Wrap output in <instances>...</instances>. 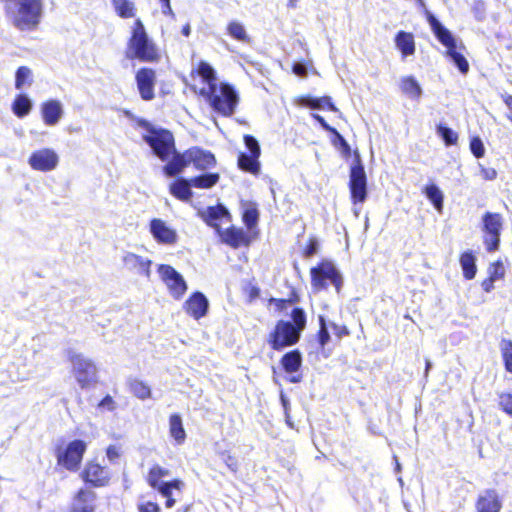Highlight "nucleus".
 <instances>
[{"mask_svg":"<svg viewBox=\"0 0 512 512\" xmlns=\"http://www.w3.org/2000/svg\"><path fill=\"white\" fill-rule=\"evenodd\" d=\"M335 134L337 135L341 145L345 148V150L349 151L350 147L346 140L339 133L336 132Z\"/></svg>","mask_w":512,"mask_h":512,"instance_id":"obj_64","label":"nucleus"},{"mask_svg":"<svg viewBox=\"0 0 512 512\" xmlns=\"http://www.w3.org/2000/svg\"><path fill=\"white\" fill-rule=\"evenodd\" d=\"M33 83L32 70L27 66H21L16 70L15 73V88L17 90H23L28 88Z\"/></svg>","mask_w":512,"mask_h":512,"instance_id":"obj_36","label":"nucleus"},{"mask_svg":"<svg viewBox=\"0 0 512 512\" xmlns=\"http://www.w3.org/2000/svg\"><path fill=\"white\" fill-rule=\"evenodd\" d=\"M244 143L248 150L250 151V154H253L254 156H260L261 150L259 143L253 136L245 135Z\"/></svg>","mask_w":512,"mask_h":512,"instance_id":"obj_51","label":"nucleus"},{"mask_svg":"<svg viewBox=\"0 0 512 512\" xmlns=\"http://www.w3.org/2000/svg\"><path fill=\"white\" fill-rule=\"evenodd\" d=\"M313 117L325 130L336 133V130L330 127L322 116H320L319 114H313Z\"/></svg>","mask_w":512,"mask_h":512,"instance_id":"obj_59","label":"nucleus"},{"mask_svg":"<svg viewBox=\"0 0 512 512\" xmlns=\"http://www.w3.org/2000/svg\"><path fill=\"white\" fill-rule=\"evenodd\" d=\"M318 244L315 240H311L307 248L305 249V255L310 257L317 252Z\"/></svg>","mask_w":512,"mask_h":512,"instance_id":"obj_60","label":"nucleus"},{"mask_svg":"<svg viewBox=\"0 0 512 512\" xmlns=\"http://www.w3.org/2000/svg\"><path fill=\"white\" fill-rule=\"evenodd\" d=\"M218 233L221 240L233 248L249 245V237L242 229L235 227L220 228Z\"/></svg>","mask_w":512,"mask_h":512,"instance_id":"obj_22","label":"nucleus"},{"mask_svg":"<svg viewBox=\"0 0 512 512\" xmlns=\"http://www.w3.org/2000/svg\"><path fill=\"white\" fill-rule=\"evenodd\" d=\"M69 361L72 365V374L82 389L89 388L97 382L98 370L91 359L82 354L69 352Z\"/></svg>","mask_w":512,"mask_h":512,"instance_id":"obj_6","label":"nucleus"},{"mask_svg":"<svg viewBox=\"0 0 512 512\" xmlns=\"http://www.w3.org/2000/svg\"><path fill=\"white\" fill-rule=\"evenodd\" d=\"M64 114V105L58 99H48L40 104V115L46 126L58 125Z\"/></svg>","mask_w":512,"mask_h":512,"instance_id":"obj_18","label":"nucleus"},{"mask_svg":"<svg viewBox=\"0 0 512 512\" xmlns=\"http://www.w3.org/2000/svg\"><path fill=\"white\" fill-rule=\"evenodd\" d=\"M470 150L477 158H481L485 154V148L479 137H473L470 141Z\"/></svg>","mask_w":512,"mask_h":512,"instance_id":"obj_49","label":"nucleus"},{"mask_svg":"<svg viewBox=\"0 0 512 512\" xmlns=\"http://www.w3.org/2000/svg\"><path fill=\"white\" fill-rule=\"evenodd\" d=\"M219 180L217 173H210L191 178V184L195 188L209 189L213 187Z\"/></svg>","mask_w":512,"mask_h":512,"instance_id":"obj_40","label":"nucleus"},{"mask_svg":"<svg viewBox=\"0 0 512 512\" xmlns=\"http://www.w3.org/2000/svg\"><path fill=\"white\" fill-rule=\"evenodd\" d=\"M138 512H160V506L155 502H142L137 506Z\"/></svg>","mask_w":512,"mask_h":512,"instance_id":"obj_52","label":"nucleus"},{"mask_svg":"<svg viewBox=\"0 0 512 512\" xmlns=\"http://www.w3.org/2000/svg\"><path fill=\"white\" fill-rule=\"evenodd\" d=\"M203 217L205 221L210 226L216 228L217 231L222 228V224L230 222L229 212L222 205L207 208V210L203 212Z\"/></svg>","mask_w":512,"mask_h":512,"instance_id":"obj_24","label":"nucleus"},{"mask_svg":"<svg viewBox=\"0 0 512 512\" xmlns=\"http://www.w3.org/2000/svg\"><path fill=\"white\" fill-rule=\"evenodd\" d=\"M281 364L285 372L289 374L297 372L302 364V357L300 352L298 350H294L286 353L281 359ZM300 379V376L295 375H291L289 377V381L292 383H298Z\"/></svg>","mask_w":512,"mask_h":512,"instance_id":"obj_25","label":"nucleus"},{"mask_svg":"<svg viewBox=\"0 0 512 512\" xmlns=\"http://www.w3.org/2000/svg\"><path fill=\"white\" fill-rule=\"evenodd\" d=\"M121 262L125 270L150 279L152 266L151 259L131 251H124L121 256Z\"/></svg>","mask_w":512,"mask_h":512,"instance_id":"obj_14","label":"nucleus"},{"mask_svg":"<svg viewBox=\"0 0 512 512\" xmlns=\"http://www.w3.org/2000/svg\"><path fill=\"white\" fill-rule=\"evenodd\" d=\"M260 156H254L253 154L240 153L238 156V166L241 170L249 172L252 175H258L261 170L259 162Z\"/></svg>","mask_w":512,"mask_h":512,"instance_id":"obj_32","label":"nucleus"},{"mask_svg":"<svg viewBox=\"0 0 512 512\" xmlns=\"http://www.w3.org/2000/svg\"><path fill=\"white\" fill-rule=\"evenodd\" d=\"M131 389L134 395L141 400L148 399L151 396V390L149 386L142 381H134L131 384Z\"/></svg>","mask_w":512,"mask_h":512,"instance_id":"obj_45","label":"nucleus"},{"mask_svg":"<svg viewBox=\"0 0 512 512\" xmlns=\"http://www.w3.org/2000/svg\"><path fill=\"white\" fill-rule=\"evenodd\" d=\"M320 331H319V343L321 347H324L330 340V335L327 329L326 317L324 315L319 316Z\"/></svg>","mask_w":512,"mask_h":512,"instance_id":"obj_48","label":"nucleus"},{"mask_svg":"<svg viewBox=\"0 0 512 512\" xmlns=\"http://www.w3.org/2000/svg\"><path fill=\"white\" fill-rule=\"evenodd\" d=\"M127 57L143 62H154L159 57L158 49L153 41L149 39L144 24L140 19H136L132 26Z\"/></svg>","mask_w":512,"mask_h":512,"instance_id":"obj_3","label":"nucleus"},{"mask_svg":"<svg viewBox=\"0 0 512 512\" xmlns=\"http://www.w3.org/2000/svg\"><path fill=\"white\" fill-rule=\"evenodd\" d=\"M170 471L158 464L153 465L147 476L146 480L150 487L157 490L159 494L166 499V508H172L176 503L174 496L181 495L185 483L181 479H173L171 481H164L163 478L169 476Z\"/></svg>","mask_w":512,"mask_h":512,"instance_id":"obj_4","label":"nucleus"},{"mask_svg":"<svg viewBox=\"0 0 512 512\" xmlns=\"http://www.w3.org/2000/svg\"><path fill=\"white\" fill-rule=\"evenodd\" d=\"M483 242L487 251H496L500 244V235L503 227L502 216L498 213L486 212L482 217Z\"/></svg>","mask_w":512,"mask_h":512,"instance_id":"obj_11","label":"nucleus"},{"mask_svg":"<svg viewBox=\"0 0 512 512\" xmlns=\"http://www.w3.org/2000/svg\"><path fill=\"white\" fill-rule=\"evenodd\" d=\"M447 55L452 59L455 65L458 67L461 73H467L469 70V64L466 58L458 53L456 49H452L451 51H447Z\"/></svg>","mask_w":512,"mask_h":512,"instance_id":"obj_44","label":"nucleus"},{"mask_svg":"<svg viewBox=\"0 0 512 512\" xmlns=\"http://www.w3.org/2000/svg\"><path fill=\"white\" fill-rule=\"evenodd\" d=\"M494 283H495L494 280H492L491 278L487 277L486 279H484L482 281L481 287H482V289L486 293H489V292H491L494 289Z\"/></svg>","mask_w":512,"mask_h":512,"instance_id":"obj_58","label":"nucleus"},{"mask_svg":"<svg viewBox=\"0 0 512 512\" xmlns=\"http://www.w3.org/2000/svg\"><path fill=\"white\" fill-rule=\"evenodd\" d=\"M460 266L463 271V276L467 280L475 278L477 273L476 256L470 250L465 251L460 256Z\"/></svg>","mask_w":512,"mask_h":512,"instance_id":"obj_29","label":"nucleus"},{"mask_svg":"<svg viewBox=\"0 0 512 512\" xmlns=\"http://www.w3.org/2000/svg\"><path fill=\"white\" fill-rule=\"evenodd\" d=\"M99 408L105 409L107 411H113L116 408L115 401L113 398L109 395L104 397L101 402L99 403Z\"/></svg>","mask_w":512,"mask_h":512,"instance_id":"obj_54","label":"nucleus"},{"mask_svg":"<svg viewBox=\"0 0 512 512\" xmlns=\"http://www.w3.org/2000/svg\"><path fill=\"white\" fill-rule=\"evenodd\" d=\"M183 311L194 320L205 317L209 310V301L201 292L192 293L183 303Z\"/></svg>","mask_w":512,"mask_h":512,"instance_id":"obj_17","label":"nucleus"},{"mask_svg":"<svg viewBox=\"0 0 512 512\" xmlns=\"http://www.w3.org/2000/svg\"><path fill=\"white\" fill-rule=\"evenodd\" d=\"M162 13L165 14V15H169V16H172L174 17V12L171 8V5H170V0L167 1L166 3L162 4Z\"/></svg>","mask_w":512,"mask_h":512,"instance_id":"obj_62","label":"nucleus"},{"mask_svg":"<svg viewBox=\"0 0 512 512\" xmlns=\"http://www.w3.org/2000/svg\"><path fill=\"white\" fill-rule=\"evenodd\" d=\"M60 162L58 153L52 148H40L33 151L29 158L28 164L31 169L38 172H51L54 171Z\"/></svg>","mask_w":512,"mask_h":512,"instance_id":"obj_13","label":"nucleus"},{"mask_svg":"<svg viewBox=\"0 0 512 512\" xmlns=\"http://www.w3.org/2000/svg\"><path fill=\"white\" fill-rule=\"evenodd\" d=\"M481 176L486 180H494L497 177V172L494 168H485L481 166Z\"/></svg>","mask_w":512,"mask_h":512,"instance_id":"obj_56","label":"nucleus"},{"mask_svg":"<svg viewBox=\"0 0 512 512\" xmlns=\"http://www.w3.org/2000/svg\"><path fill=\"white\" fill-rule=\"evenodd\" d=\"M157 273L169 296L174 300H181L188 290V284L183 275L167 264H159Z\"/></svg>","mask_w":512,"mask_h":512,"instance_id":"obj_7","label":"nucleus"},{"mask_svg":"<svg viewBox=\"0 0 512 512\" xmlns=\"http://www.w3.org/2000/svg\"><path fill=\"white\" fill-rule=\"evenodd\" d=\"M115 12L121 18H133L136 14L134 2L130 0H111Z\"/></svg>","mask_w":512,"mask_h":512,"instance_id":"obj_37","label":"nucleus"},{"mask_svg":"<svg viewBox=\"0 0 512 512\" xmlns=\"http://www.w3.org/2000/svg\"><path fill=\"white\" fill-rule=\"evenodd\" d=\"M87 444L83 440H73L58 450L57 461L69 471H77L82 462Z\"/></svg>","mask_w":512,"mask_h":512,"instance_id":"obj_10","label":"nucleus"},{"mask_svg":"<svg viewBox=\"0 0 512 512\" xmlns=\"http://www.w3.org/2000/svg\"><path fill=\"white\" fill-rule=\"evenodd\" d=\"M197 72L204 82L208 84L207 90L212 89V86L215 87L218 85L215 70L207 62L201 61L198 65Z\"/></svg>","mask_w":512,"mask_h":512,"instance_id":"obj_38","label":"nucleus"},{"mask_svg":"<svg viewBox=\"0 0 512 512\" xmlns=\"http://www.w3.org/2000/svg\"><path fill=\"white\" fill-rule=\"evenodd\" d=\"M9 22L20 31L35 30L43 16V0H0Z\"/></svg>","mask_w":512,"mask_h":512,"instance_id":"obj_1","label":"nucleus"},{"mask_svg":"<svg viewBox=\"0 0 512 512\" xmlns=\"http://www.w3.org/2000/svg\"><path fill=\"white\" fill-rule=\"evenodd\" d=\"M424 193L426 197L433 203L435 209L438 212H442L444 198L442 191L435 184H430L426 186Z\"/></svg>","mask_w":512,"mask_h":512,"instance_id":"obj_39","label":"nucleus"},{"mask_svg":"<svg viewBox=\"0 0 512 512\" xmlns=\"http://www.w3.org/2000/svg\"><path fill=\"white\" fill-rule=\"evenodd\" d=\"M293 324L289 321H279L273 332L270 333L268 342L274 350L296 344L301 332L306 327V315L300 308H294L291 312Z\"/></svg>","mask_w":512,"mask_h":512,"instance_id":"obj_2","label":"nucleus"},{"mask_svg":"<svg viewBox=\"0 0 512 512\" xmlns=\"http://www.w3.org/2000/svg\"><path fill=\"white\" fill-rule=\"evenodd\" d=\"M329 326L331 327V329L333 330L334 334L341 338L343 336H346L349 334V331L348 329L346 328V326H343V325H338L334 322H329Z\"/></svg>","mask_w":512,"mask_h":512,"instance_id":"obj_55","label":"nucleus"},{"mask_svg":"<svg viewBox=\"0 0 512 512\" xmlns=\"http://www.w3.org/2000/svg\"><path fill=\"white\" fill-rule=\"evenodd\" d=\"M487 274L488 277L494 280L495 282L504 279L506 269L502 261L498 260L491 263L487 268Z\"/></svg>","mask_w":512,"mask_h":512,"instance_id":"obj_42","label":"nucleus"},{"mask_svg":"<svg viewBox=\"0 0 512 512\" xmlns=\"http://www.w3.org/2000/svg\"><path fill=\"white\" fill-rule=\"evenodd\" d=\"M226 31L231 38L241 43L248 44L251 41L244 24L237 20L230 21L227 24Z\"/></svg>","mask_w":512,"mask_h":512,"instance_id":"obj_34","label":"nucleus"},{"mask_svg":"<svg viewBox=\"0 0 512 512\" xmlns=\"http://www.w3.org/2000/svg\"><path fill=\"white\" fill-rule=\"evenodd\" d=\"M501 503L494 491H486L477 501L478 512H499Z\"/></svg>","mask_w":512,"mask_h":512,"instance_id":"obj_28","label":"nucleus"},{"mask_svg":"<svg viewBox=\"0 0 512 512\" xmlns=\"http://www.w3.org/2000/svg\"><path fill=\"white\" fill-rule=\"evenodd\" d=\"M258 220V211L253 206H248L243 213V221L248 228L256 225Z\"/></svg>","mask_w":512,"mask_h":512,"instance_id":"obj_47","label":"nucleus"},{"mask_svg":"<svg viewBox=\"0 0 512 512\" xmlns=\"http://www.w3.org/2000/svg\"><path fill=\"white\" fill-rule=\"evenodd\" d=\"M293 72L298 76H305L307 69L303 64L297 63L293 66Z\"/></svg>","mask_w":512,"mask_h":512,"instance_id":"obj_61","label":"nucleus"},{"mask_svg":"<svg viewBox=\"0 0 512 512\" xmlns=\"http://www.w3.org/2000/svg\"><path fill=\"white\" fill-rule=\"evenodd\" d=\"M33 107V102L26 94H18L11 106L12 112L18 118H24L27 116Z\"/></svg>","mask_w":512,"mask_h":512,"instance_id":"obj_31","label":"nucleus"},{"mask_svg":"<svg viewBox=\"0 0 512 512\" xmlns=\"http://www.w3.org/2000/svg\"><path fill=\"white\" fill-rule=\"evenodd\" d=\"M191 187H193L191 179H178L170 185V192L176 198L188 201L192 196Z\"/></svg>","mask_w":512,"mask_h":512,"instance_id":"obj_35","label":"nucleus"},{"mask_svg":"<svg viewBox=\"0 0 512 512\" xmlns=\"http://www.w3.org/2000/svg\"><path fill=\"white\" fill-rule=\"evenodd\" d=\"M172 155V159L164 166L165 174L170 177L180 174L190 164L188 157H186L187 151L182 154L174 151Z\"/></svg>","mask_w":512,"mask_h":512,"instance_id":"obj_27","label":"nucleus"},{"mask_svg":"<svg viewBox=\"0 0 512 512\" xmlns=\"http://www.w3.org/2000/svg\"><path fill=\"white\" fill-rule=\"evenodd\" d=\"M503 101L509 109L508 115H512V95H504Z\"/></svg>","mask_w":512,"mask_h":512,"instance_id":"obj_63","label":"nucleus"},{"mask_svg":"<svg viewBox=\"0 0 512 512\" xmlns=\"http://www.w3.org/2000/svg\"><path fill=\"white\" fill-rule=\"evenodd\" d=\"M149 232L158 244L172 246L178 241L177 231L160 218L150 221Z\"/></svg>","mask_w":512,"mask_h":512,"instance_id":"obj_15","label":"nucleus"},{"mask_svg":"<svg viewBox=\"0 0 512 512\" xmlns=\"http://www.w3.org/2000/svg\"><path fill=\"white\" fill-rule=\"evenodd\" d=\"M302 103L304 106H309L313 109H323L327 107L331 111H337V108L331 102V98L328 96L321 98H303Z\"/></svg>","mask_w":512,"mask_h":512,"instance_id":"obj_41","label":"nucleus"},{"mask_svg":"<svg viewBox=\"0 0 512 512\" xmlns=\"http://www.w3.org/2000/svg\"><path fill=\"white\" fill-rule=\"evenodd\" d=\"M310 273L313 287L322 289L326 286V281L329 280L339 291L342 278L332 262L322 261L318 266L313 267Z\"/></svg>","mask_w":512,"mask_h":512,"instance_id":"obj_12","label":"nucleus"},{"mask_svg":"<svg viewBox=\"0 0 512 512\" xmlns=\"http://www.w3.org/2000/svg\"><path fill=\"white\" fill-rule=\"evenodd\" d=\"M120 447L117 445H110L106 449V456L110 462H115L120 457Z\"/></svg>","mask_w":512,"mask_h":512,"instance_id":"obj_53","label":"nucleus"},{"mask_svg":"<svg viewBox=\"0 0 512 512\" xmlns=\"http://www.w3.org/2000/svg\"><path fill=\"white\" fill-rule=\"evenodd\" d=\"M169 434L177 445H182L185 442L186 432L180 415L172 414L169 417Z\"/></svg>","mask_w":512,"mask_h":512,"instance_id":"obj_30","label":"nucleus"},{"mask_svg":"<svg viewBox=\"0 0 512 512\" xmlns=\"http://www.w3.org/2000/svg\"><path fill=\"white\" fill-rule=\"evenodd\" d=\"M224 461L226 463V465L228 466V468L233 471V472H236L237 469H238V462L236 460V458L230 454L226 455L225 458H224Z\"/></svg>","mask_w":512,"mask_h":512,"instance_id":"obj_57","label":"nucleus"},{"mask_svg":"<svg viewBox=\"0 0 512 512\" xmlns=\"http://www.w3.org/2000/svg\"><path fill=\"white\" fill-rule=\"evenodd\" d=\"M499 406L505 413L512 416V394H510V393L500 394Z\"/></svg>","mask_w":512,"mask_h":512,"instance_id":"obj_50","label":"nucleus"},{"mask_svg":"<svg viewBox=\"0 0 512 512\" xmlns=\"http://www.w3.org/2000/svg\"><path fill=\"white\" fill-rule=\"evenodd\" d=\"M429 25L437 39L447 48V51L456 49V40L451 32L446 29L429 11H426Z\"/></svg>","mask_w":512,"mask_h":512,"instance_id":"obj_20","label":"nucleus"},{"mask_svg":"<svg viewBox=\"0 0 512 512\" xmlns=\"http://www.w3.org/2000/svg\"><path fill=\"white\" fill-rule=\"evenodd\" d=\"M396 48L401 52L402 57L406 58L415 53V40L412 33L399 31L395 36Z\"/></svg>","mask_w":512,"mask_h":512,"instance_id":"obj_26","label":"nucleus"},{"mask_svg":"<svg viewBox=\"0 0 512 512\" xmlns=\"http://www.w3.org/2000/svg\"><path fill=\"white\" fill-rule=\"evenodd\" d=\"M202 95L208 97L209 103L214 111L223 116H230L234 113L238 103V95L232 86L220 83L210 90L203 89Z\"/></svg>","mask_w":512,"mask_h":512,"instance_id":"obj_5","label":"nucleus"},{"mask_svg":"<svg viewBox=\"0 0 512 512\" xmlns=\"http://www.w3.org/2000/svg\"><path fill=\"white\" fill-rule=\"evenodd\" d=\"M501 352L506 370L512 373V341L503 340L501 342Z\"/></svg>","mask_w":512,"mask_h":512,"instance_id":"obj_43","label":"nucleus"},{"mask_svg":"<svg viewBox=\"0 0 512 512\" xmlns=\"http://www.w3.org/2000/svg\"><path fill=\"white\" fill-rule=\"evenodd\" d=\"M400 89L411 99H419L422 95V88L413 76H405L400 80Z\"/></svg>","mask_w":512,"mask_h":512,"instance_id":"obj_33","label":"nucleus"},{"mask_svg":"<svg viewBox=\"0 0 512 512\" xmlns=\"http://www.w3.org/2000/svg\"><path fill=\"white\" fill-rule=\"evenodd\" d=\"M81 478L94 487H103L110 481V472L96 461H89L81 473Z\"/></svg>","mask_w":512,"mask_h":512,"instance_id":"obj_16","label":"nucleus"},{"mask_svg":"<svg viewBox=\"0 0 512 512\" xmlns=\"http://www.w3.org/2000/svg\"><path fill=\"white\" fill-rule=\"evenodd\" d=\"M145 142L163 161L167 160L175 150L173 135L167 130L149 129L143 136Z\"/></svg>","mask_w":512,"mask_h":512,"instance_id":"obj_8","label":"nucleus"},{"mask_svg":"<svg viewBox=\"0 0 512 512\" xmlns=\"http://www.w3.org/2000/svg\"><path fill=\"white\" fill-rule=\"evenodd\" d=\"M437 133L441 136L447 146L456 144L458 135L452 129L439 125L437 127Z\"/></svg>","mask_w":512,"mask_h":512,"instance_id":"obj_46","label":"nucleus"},{"mask_svg":"<svg viewBox=\"0 0 512 512\" xmlns=\"http://www.w3.org/2000/svg\"><path fill=\"white\" fill-rule=\"evenodd\" d=\"M190 164L192 163L197 169L205 170L215 165L214 155L206 150L198 147H192L187 150V156Z\"/></svg>","mask_w":512,"mask_h":512,"instance_id":"obj_21","label":"nucleus"},{"mask_svg":"<svg viewBox=\"0 0 512 512\" xmlns=\"http://www.w3.org/2000/svg\"><path fill=\"white\" fill-rule=\"evenodd\" d=\"M96 494L87 489H81L74 497L71 512H94Z\"/></svg>","mask_w":512,"mask_h":512,"instance_id":"obj_23","label":"nucleus"},{"mask_svg":"<svg viewBox=\"0 0 512 512\" xmlns=\"http://www.w3.org/2000/svg\"><path fill=\"white\" fill-rule=\"evenodd\" d=\"M349 188L353 203H364L367 198V178L360 156L356 154L350 169Z\"/></svg>","mask_w":512,"mask_h":512,"instance_id":"obj_9","label":"nucleus"},{"mask_svg":"<svg viewBox=\"0 0 512 512\" xmlns=\"http://www.w3.org/2000/svg\"><path fill=\"white\" fill-rule=\"evenodd\" d=\"M155 72L149 68H142L136 74V82L141 98L145 101L154 98Z\"/></svg>","mask_w":512,"mask_h":512,"instance_id":"obj_19","label":"nucleus"}]
</instances>
